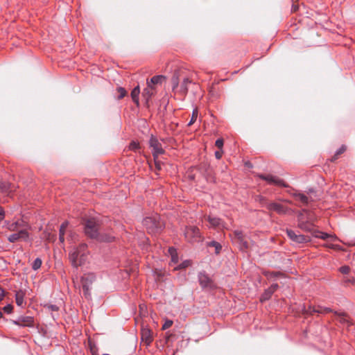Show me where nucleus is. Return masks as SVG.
<instances>
[{"label": "nucleus", "instance_id": "28", "mask_svg": "<svg viewBox=\"0 0 355 355\" xmlns=\"http://www.w3.org/2000/svg\"><path fill=\"white\" fill-rule=\"evenodd\" d=\"M191 83V80L187 78H184L182 83H181L180 85V92L182 94H187V92H188V85Z\"/></svg>", "mask_w": 355, "mask_h": 355}, {"label": "nucleus", "instance_id": "7", "mask_svg": "<svg viewBox=\"0 0 355 355\" xmlns=\"http://www.w3.org/2000/svg\"><path fill=\"white\" fill-rule=\"evenodd\" d=\"M149 145L153 148L152 153L154 159H157L159 155L164 153V150L162 148L161 143L156 137L151 136L149 140Z\"/></svg>", "mask_w": 355, "mask_h": 355}, {"label": "nucleus", "instance_id": "24", "mask_svg": "<svg viewBox=\"0 0 355 355\" xmlns=\"http://www.w3.org/2000/svg\"><path fill=\"white\" fill-rule=\"evenodd\" d=\"M312 236L315 238H320L323 240H327L330 237V235L327 233L320 232L319 230L313 231L312 233Z\"/></svg>", "mask_w": 355, "mask_h": 355}, {"label": "nucleus", "instance_id": "49", "mask_svg": "<svg viewBox=\"0 0 355 355\" xmlns=\"http://www.w3.org/2000/svg\"><path fill=\"white\" fill-rule=\"evenodd\" d=\"M139 148V144L135 142V141H132L131 142L130 144V148L132 149V150H136Z\"/></svg>", "mask_w": 355, "mask_h": 355}, {"label": "nucleus", "instance_id": "32", "mask_svg": "<svg viewBox=\"0 0 355 355\" xmlns=\"http://www.w3.org/2000/svg\"><path fill=\"white\" fill-rule=\"evenodd\" d=\"M237 243L239 245V248L241 250L245 251L248 249V243L246 241H245L244 239L239 240V241H237Z\"/></svg>", "mask_w": 355, "mask_h": 355}, {"label": "nucleus", "instance_id": "19", "mask_svg": "<svg viewBox=\"0 0 355 355\" xmlns=\"http://www.w3.org/2000/svg\"><path fill=\"white\" fill-rule=\"evenodd\" d=\"M139 94H140V89H139V85L134 87V89L132 90L131 94H130L131 98H132L133 102L137 105V106L139 105Z\"/></svg>", "mask_w": 355, "mask_h": 355}, {"label": "nucleus", "instance_id": "38", "mask_svg": "<svg viewBox=\"0 0 355 355\" xmlns=\"http://www.w3.org/2000/svg\"><path fill=\"white\" fill-rule=\"evenodd\" d=\"M313 309L317 311V306L309 305L308 307L304 306V311L306 314L312 315L315 312H313Z\"/></svg>", "mask_w": 355, "mask_h": 355}, {"label": "nucleus", "instance_id": "54", "mask_svg": "<svg viewBox=\"0 0 355 355\" xmlns=\"http://www.w3.org/2000/svg\"><path fill=\"white\" fill-rule=\"evenodd\" d=\"M155 166H156V168L157 170H160L161 169V164L159 162H157L156 160V159H155Z\"/></svg>", "mask_w": 355, "mask_h": 355}, {"label": "nucleus", "instance_id": "5", "mask_svg": "<svg viewBox=\"0 0 355 355\" xmlns=\"http://www.w3.org/2000/svg\"><path fill=\"white\" fill-rule=\"evenodd\" d=\"M184 235L187 241L190 243L196 242L200 237V230L196 226H186Z\"/></svg>", "mask_w": 355, "mask_h": 355}, {"label": "nucleus", "instance_id": "22", "mask_svg": "<svg viewBox=\"0 0 355 355\" xmlns=\"http://www.w3.org/2000/svg\"><path fill=\"white\" fill-rule=\"evenodd\" d=\"M313 312H315L318 314H327L329 313L333 312V310L330 307L318 305L317 306V311L313 309Z\"/></svg>", "mask_w": 355, "mask_h": 355}, {"label": "nucleus", "instance_id": "51", "mask_svg": "<svg viewBox=\"0 0 355 355\" xmlns=\"http://www.w3.org/2000/svg\"><path fill=\"white\" fill-rule=\"evenodd\" d=\"M344 281L346 283L355 284V279H354V278H352V279L345 278Z\"/></svg>", "mask_w": 355, "mask_h": 355}, {"label": "nucleus", "instance_id": "25", "mask_svg": "<svg viewBox=\"0 0 355 355\" xmlns=\"http://www.w3.org/2000/svg\"><path fill=\"white\" fill-rule=\"evenodd\" d=\"M334 313L335 315H338L339 322L343 324L350 325L348 318L344 313H338L337 311H334Z\"/></svg>", "mask_w": 355, "mask_h": 355}, {"label": "nucleus", "instance_id": "29", "mask_svg": "<svg viewBox=\"0 0 355 355\" xmlns=\"http://www.w3.org/2000/svg\"><path fill=\"white\" fill-rule=\"evenodd\" d=\"M141 338L143 340H145L148 343H150L153 340L150 336V332L148 329H144L142 331Z\"/></svg>", "mask_w": 355, "mask_h": 355}, {"label": "nucleus", "instance_id": "8", "mask_svg": "<svg viewBox=\"0 0 355 355\" xmlns=\"http://www.w3.org/2000/svg\"><path fill=\"white\" fill-rule=\"evenodd\" d=\"M266 207L278 214H286L291 210L290 208L275 202H267Z\"/></svg>", "mask_w": 355, "mask_h": 355}, {"label": "nucleus", "instance_id": "2", "mask_svg": "<svg viewBox=\"0 0 355 355\" xmlns=\"http://www.w3.org/2000/svg\"><path fill=\"white\" fill-rule=\"evenodd\" d=\"M87 245L85 243H82L78 246L73 248L69 254L71 266L78 269L79 266L84 265L87 261Z\"/></svg>", "mask_w": 355, "mask_h": 355}, {"label": "nucleus", "instance_id": "45", "mask_svg": "<svg viewBox=\"0 0 355 355\" xmlns=\"http://www.w3.org/2000/svg\"><path fill=\"white\" fill-rule=\"evenodd\" d=\"M258 200L259 201L260 203H261L265 207H266L267 202H270L269 201L267 200V199L265 197L261 196H258Z\"/></svg>", "mask_w": 355, "mask_h": 355}, {"label": "nucleus", "instance_id": "36", "mask_svg": "<svg viewBox=\"0 0 355 355\" xmlns=\"http://www.w3.org/2000/svg\"><path fill=\"white\" fill-rule=\"evenodd\" d=\"M116 90L119 93V96H117V99L119 100L122 99L127 94L126 90L122 87H119Z\"/></svg>", "mask_w": 355, "mask_h": 355}, {"label": "nucleus", "instance_id": "56", "mask_svg": "<svg viewBox=\"0 0 355 355\" xmlns=\"http://www.w3.org/2000/svg\"><path fill=\"white\" fill-rule=\"evenodd\" d=\"M12 322L15 324V325H18V326H20L21 323H20V321H19V318H18L17 320H12Z\"/></svg>", "mask_w": 355, "mask_h": 355}, {"label": "nucleus", "instance_id": "47", "mask_svg": "<svg viewBox=\"0 0 355 355\" xmlns=\"http://www.w3.org/2000/svg\"><path fill=\"white\" fill-rule=\"evenodd\" d=\"M272 293H275L278 288L279 285L277 283L272 284L269 288H268Z\"/></svg>", "mask_w": 355, "mask_h": 355}, {"label": "nucleus", "instance_id": "50", "mask_svg": "<svg viewBox=\"0 0 355 355\" xmlns=\"http://www.w3.org/2000/svg\"><path fill=\"white\" fill-rule=\"evenodd\" d=\"M5 216V211L3 208H0V222L2 221Z\"/></svg>", "mask_w": 355, "mask_h": 355}, {"label": "nucleus", "instance_id": "21", "mask_svg": "<svg viewBox=\"0 0 355 355\" xmlns=\"http://www.w3.org/2000/svg\"><path fill=\"white\" fill-rule=\"evenodd\" d=\"M264 275L267 277L269 280H276L277 278L279 277H282L284 275L281 272H265Z\"/></svg>", "mask_w": 355, "mask_h": 355}, {"label": "nucleus", "instance_id": "44", "mask_svg": "<svg viewBox=\"0 0 355 355\" xmlns=\"http://www.w3.org/2000/svg\"><path fill=\"white\" fill-rule=\"evenodd\" d=\"M172 83H173V89H175L176 87H178V84H179L178 76H173Z\"/></svg>", "mask_w": 355, "mask_h": 355}, {"label": "nucleus", "instance_id": "13", "mask_svg": "<svg viewBox=\"0 0 355 355\" xmlns=\"http://www.w3.org/2000/svg\"><path fill=\"white\" fill-rule=\"evenodd\" d=\"M207 220L211 227L219 228L224 227L223 221L218 217L209 215L207 216Z\"/></svg>", "mask_w": 355, "mask_h": 355}, {"label": "nucleus", "instance_id": "14", "mask_svg": "<svg viewBox=\"0 0 355 355\" xmlns=\"http://www.w3.org/2000/svg\"><path fill=\"white\" fill-rule=\"evenodd\" d=\"M20 326L32 327L33 326L34 320L31 316L21 315L19 316Z\"/></svg>", "mask_w": 355, "mask_h": 355}, {"label": "nucleus", "instance_id": "10", "mask_svg": "<svg viewBox=\"0 0 355 355\" xmlns=\"http://www.w3.org/2000/svg\"><path fill=\"white\" fill-rule=\"evenodd\" d=\"M200 285L203 288H211L212 280L205 271L200 272L198 275Z\"/></svg>", "mask_w": 355, "mask_h": 355}, {"label": "nucleus", "instance_id": "58", "mask_svg": "<svg viewBox=\"0 0 355 355\" xmlns=\"http://www.w3.org/2000/svg\"><path fill=\"white\" fill-rule=\"evenodd\" d=\"M302 216H303L302 213H301V212H300V213H299V214L297 215V222H298V223H299V218H300V219L303 220V219H302Z\"/></svg>", "mask_w": 355, "mask_h": 355}, {"label": "nucleus", "instance_id": "15", "mask_svg": "<svg viewBox=\"0 0 355 355\" xmlns=\"http://www.w3.org/2000/svg\"><path fill=\"white\" fill-rule=\"evenodd\" d=\"M154 88L150 85L149 81L147 80V87L145 88L142 92L143 96L146 98V101H148L150 98L153 96Z\"/></svg>", "mask_w": 355, "mask_h": 355}, {"label": "nucleus", "instance_id": "48", "mask_svg": "<svg viewBox=\"0 0 355 355\" xmlns=\"http://www.w3.org/2000/svg\"><path fill=\"white\" fill-rule=\"evenodd\" d=\"M48 309L51 311H57L58 310V306L55 304H50L48 306Z\"/></svg>", "mask_w": 355, "mask_h": 355}, {"label": "nucleus", "instance_id": "37", "mask_svg": "<svg viewBox=\"0 0 355 355\" xmlns=\"http://www.w3.org/2000/svg\"><path fill=\"white\" fill-rule=\"evenodd\" d=\"M15 300H16V304L19 306H21L23 305V303H24V296L21 293H17L15 295Z\"/></svg>", "mask_w": 355, "mask_h": 355}, {"label": "nucleus", "instance_id": "9", "mask_svg": "<svg viewBox=\"0 0 355 355\" xmlns=\"http://www.w3.org/2000/svg\"><path fill=\"white\" fill-rule=\"evenodd\" d=\"M29 238V233L26 230H21L17 233L10 234L8 237V240L10 243H15L19 239L27 241Z\"/></svg>", "mask_w": 355, "mask_h": 355}, {"label": "nucleus", "instance_id": "61", "mask_svg": "<svg viewBox=\"0 0 355 355\" xmlns=\"http://www.w3.org/2000/svg\"><path fill=\"white\" fill-rule=\"evenodd\" d=\"M102 355H110V354H103Z\"/></svg>", "mask_w": 355, "mask_h": 355}, {"label": "nucleus", "instance_id": "33", "mask_svg": "<svg viewBox=\"0 0 355 355\" xmlns=\"http://www.w3.org/2000/svg\"><path fill=\"white\" fill-rule=\"evenodd\" d=\"M42 261L40 258H36L32 263V269L33 270H38L42 266Z\"/></svg>", "mask_w": 355, "mask_h": 355}, {"label": "nucleus", "instance_id": "4", "mask_svg": "<svg viewBox=\"0 0 355 355\" xmlns=\"http://www.w3.org/2000/svg\"><path fill=\"white\" fill-rule=\"evenodd\" d=\"M286 232L288 237L295 243L302 244L311 241L310 236L302 234L299 232H295L291 229H287Z\"/></svg>", "mask_w": 355, "mask_h": 355}, {"label": "nucleus", "instance_id": "57", "mask_svg": "<svg viewBox=\"0 0 355 355\" xmlns=\"http://www.w3.org/2000/svg\"><path fill=\"white\" fill-rule=\"evenodd\" d=\"M313 192H314V189H313V188L309 189L306 191V193H307L308 194H311V193H313Z\"/></svg>", "mask_w": 355, "mask_h": 355}, {"label": "nucleus", "instance_id": "60", "mask_svg": "<svg viewBox=\"0 0 355 355\" xmlns=\"http://www.w3.org/2000/svg\"><path fill=\"white\" fill-rule=\"evenodd\" d=\"M3 318V313L1 312V310L0 309V319Z\"/></svg>", "mask_w": 355, "mask_h": 355}, {"label": "nucleus", "instance_id": "16", "mask_svg": "<svg viewBox=\"0 0 355 355\" xmlns=\"http://www.w3.org/2000/svg\"><path fill=\"white\" fill-rule=\"evenodd\" d=\"M206 246L208 248H214V252L216 255L219 254L221 252L223 248L222 245L220 243L214 240L211 241H207L206 243Z\"/></svg>", "mask_w": 355, "mask_h": 355}, {"label": "nucleus", "instance_id": "52", "mask_svg": "<svg viewBox=\"0 0 355 355\" xmlns=\"http://www.w3.org/2000/svg\"><path fill=\"white\" fill-rule=\"evenodd\" d=\"M215 157L216 159H220L222 157V152L220 151H216L215 152Z\"/></svg>", "mask_w": 355, "mask_h": 355}, {"label": "nucleus", "instance_id": "26", "mask_svg": "<svg viewBox=\"0 0 355 355\" xmlns=\"http://www.w3.org/2000/svg\"><path fill=\"white\" fill-rule=\"evenodd\" d=\"M165 79H166V77L164 76L157 75V76L152 77L150 78L149 83H150V84H153V85L160 84V83H162V80H165Z\"/></svg>", "mask_w": 355, "mask_h": 355}, {"label": "nucleus", "instance_id": "18", "mask_svg": "<svg viewBox=\"0 0 355 355\" xmlns=\"http://www.w3.org/2000/svg\"><path fill=\"white\" fill-rule=\"evenodd\" d=\"M13 187L11 183L6 181H0V192L8 193L12 191Z\"/></svg>", "mask_w": 355, "mask_h": 355}, {"label": "nucleus", "instance_id": "55", "mask_svg": "<svg viewBox=\"0 0 355 355\" xmlns=\"http://www.w3.org/2000/svg\"><path fill=\"white\" fill-rule=\"evenodd\" d=\"M0 290H1L0 301H1L3 299V297H4L5 293H4V291L2 288H0Z\"/></svg>", "mask_w": 355, "mask_h": 355}, {"label": "nucleus", "instance_id": "30", "mask_svg": "<svg viewBox=\"0 0 355 355\" xmlns=\"http://www.w3.org/2000/svg\"><path fill=\"white\" fill-rule=\"evenodd\" d=\"M346 150V146L342 145L335 153L334 155L331 158V162H334L337 159L338 157Z\"/></svg>", "mask_w": 355, "mask_h": 355}, {"label": "nucleus", "instance_id": "3", "mask_svg": "<svg viewBox=\"0 0 355 355\" xmlns=\"http://www.w3.org/2000/svg\"><path fill=\"white\" fill-rule=\"evenodd\" d=\"M142 224L146 228L148 232L151 234H159L165 227L164 221L157 214L144 218Z\"/></svg>", "mask_w": 355, "mask_h": 355}, {"label": "nucleus", "instance_id": "6", "mask_svg": "<svg viewBox=\"0 0 355 355\" xmlns=\"http://www.w3.org/2000/svg\"><path fill=\"white\" fill-rule=\"evenodd\" d=\"M257 177L263 180L266 181L269 184L276 185L281 187H289L288 184L286 183L282 179L270 175V174H258Z\"/></svg>", "mask_w": 355, "mask_h": 355}, {"label": "nucleus", "instance_id": "23", "mask_svg": "<svg viewBox=\"0 0 355 355\" xmlns=\"http://www.w3.org/2000/svg\"><path fill=\"white\" fill-rule=\"evenodd\" d=\"M274 293H272L268 288L267 289H266L264 291V292L261 294V297H260V301L261 302H266L267 300H269L272 294Z\"/></svg>", "mask_w": 355, "mask_h": 355}, {"label": "nucleus", "instance_id": "11", "mask_svg": "<svg viewBox=\"0 0 355 355\" xmlns=\"http://www.w3.org/2000/svg\"><path fill=\"white\" fill-rule=\"evenodd\" d=\"M95 280L96 275L94 273L89 272L84 274L80 279L82 287H85V286H87V288H92V285Z\"/></svg>", "mask_w": 355, "mask_h": 355}, {"label": "nucleus", "instance_id": "42", "mask_svg": "<svg viewBox=\"0 0 355 355\" xmlns=\"http://www.w3.org/2000/svg\"><path fill=\"white\" fill-rule=\"evenodd\" d=\"M173 324V321L171 320H166L162 325V329H167L170 328Z\"/></svg>", "mask_w": 355, "mask_h": 355}, {"label": "nucleus", "instance_id": "31", "mask_svg": "<svg viewBox=\"0 0 355 355\" xmlns=\"http://www.w3.org/2000/svg\"><path fill=\"white\" fill-rule=\"evenodd\" d=\"M191 264V260L187 259L175 267V270H182L188 268Z\"/></svg>", "mask_w": 355, "mask_h": 355}, {"label": "nucleus", "instance_id": "40", "mask_svg": "<svg viewBox=\"0 0 355 355\" xmlns=\"http://www.w3.org/2000/svg\"><path fill=\"white\" fill-rule=\"evenodd\" d=\"M339 271L344 275H347L350 271V267L348 266H343L339 268Z\"/></svg>", "mask_w": 355, "mask_h": 355}, {"label": "nucleus", "instance_id": "59", "mask_svg": "<svg viewBox=\"0 0 355 355\" xmlns=\"http://www.w3.org/2000/svg\"><path fill=\"white\" fill-rule=\"evenodd\" d=\"M245 165H246L248 167H250V168L252 167V164H251L250 162H247V163H245Z\"/></svg>", "mask_w": 355, "mask_h": 355}, {"label": "nucleus", "instance_id": "1", "mask_svg": "<svg viewBox=\"0 0 355 355\" xmlns=\"http://www.w3.org/2000/svg\"><path fill=\"white\" fill-rule=\"evenodd\" d=\"M83 226L85 234L92 239L100 242H112L114 237L109 234L101 233V223L96 218H88L83 221Z\"/></svg>", "mask_w": 355, "mask_h": 355}, {"label": "nucleus", "instance_id": "41", "mask_svg": "<svg viewBox=\"0 0 355 355\" xmlns=\"http://www.w3.org/2000/svg\"><path fill=\"white\" fill-rule=\"evenodd\" d=\"M234 234L235 238L237 239V241L243 239V234L241 230H235L234 232Z\"/></svg>", "mask_w": 355, "mask_h": 355}, {"label": "nucleus", "instance_id": "46", "mask_svg": "<svg viewBox=\"0 0 355 355\" xmlns=\"http://www.w3.org/2000/svg\"><path fill=\"white\" fill-rule=\"evenodd\" d=\"M223 144H224V141H223V139H218L216 142H215V145L217 148H222L223 146Z\"/></svg>", "mask_w": 355, "mask_h": 355}, {"label": "nucleus", "instance_id": "12", "mask_svg": "<svg viewBox=\"0 0 355 355\" xmlns=\"http://www.w3.org/2000/svg\"><path fill=\"white\" fill-rule=\"evenodd\" d=\"M297 227L302 231L306 232L313 233V231H316L314 229V225L309 220H304L299 218V223H297Z\"/></svg>", "mask_w": 355, "mask_h": 355}, {"label": "nucleus", "instance_id": "27", "mask_svg": "<svg viewBox=\"0 0 355 355\" xmlns=\"http://www.w3.org/2000/svg\"><path fill=\"white\" fill-rule=\"evenodd\" d=\"M168 252L171 257V262L175 264L178 263V257L175 248H174L173 247H170L168 248Z\"/></svg>", "mask_w": 355, "mask_h": 355}, {"label": "nucleus", "instance_id": "20", "mask_svg": "<svg viewBox=\"0 0 355 355\" xmlns=\"http://www.w3.org/2000/svg\"><path fill=\"white\" fill-rule=\"evenodd\" d=\"M69 222L64 221L62 223V225L60 227L59 230V240L61 243H64V234H65V230L68 227Z\"/></svg>", "mask_w": 355, "mask_h": 355}, {"label": "nucleus", "instance_id": "39", "mask_svg": "<svg viewBox=\"0 0 355 355\" xmlns=\"http://www.w3.org/2000/svg\"><path fill=\"white\" fill-rule=\"evenodd\" d=\"M197 116H198V111L196 110H193L191 119L187 124L188 126H191L192 124L194 123V122L196 121Z\"/></svg>", "mask_w": 355, "mask_h": 355}, {"label": "nucleus", "instance_id": "17", "mask_svg": "<svg viewBox=\"0 0 355 355\" xmlns=\"http://www.w3.org/2000/svg\"><path fill=\"white\" fill-rule=\"evenodd\" d=\"M291 196L295 198L296 199L300 200V202L305 205H307L309 204V198L304 193H302L299 191H296L291 193Z\"/></svg>", "mask_w": 355, "mask_h": 355}, {"label": "nucleus", "instance_id": "35", "mask_svg": "<svg viewBox=\"0 0 355 355\" xmlns=\"http://www.w3.org/2000/svg\"><path fill=\"white\" fill-rule=\"evenodd\" d=\"M89 347L92 355H97L98 347L96 344L91 340H89Z\"/></svg>", "mask_w": 355, "mask_h": 355}, {"label": "nucleus", "instance_id": "34", "mask_svg": "<svg viewBox=\"0 0 355 355\" xmlns=\"http://www.w3.org/2000/svg\"><path fill=\"white\" fill-rule=\"evenodd\" d=\"M83 288V295L84 297L87 300L91 299V289L92 288H87V286Z\"/></svg>", "mask_w": 355, "mask_h": 355}, {"label": "nucleus", "instance_id": "53", "mask_svg": "<svg viewBox=\"0 0 355 355\" xmlns=\"http://www.w3.org/2000/svg\"><path fill=\"white\" fill-rule=\"evenodd\" d=\"M17 225V223H12L10 226L8 227L10 230L14 231L15 227Z\"/></svg>", "mask_w": 355, "mask_h": 355}, {"label": "nucleus", "instance_id": "43", "mask_svg": "<svg viewBox=\"0 0 355 355\" xmlns=\"http://www.w3.org/2000/svg\"><path fill=\"white\" fill-rule=\"evenodd\" d=\"M12 309L13 306L11 304H8L6 306H5L2 309L5 313L10 314L11 313Z\"/></svg>", "mask_w": 355, "mask_h": 355}]
</instances>
